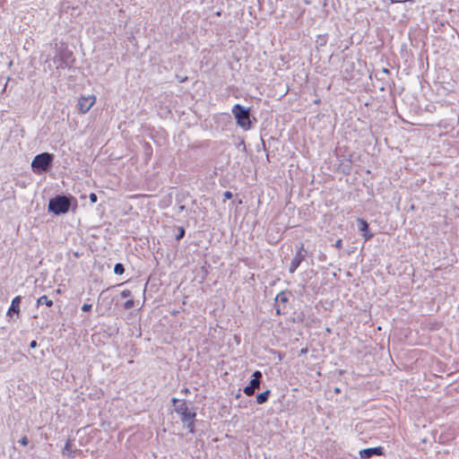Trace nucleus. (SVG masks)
Returning a JSON list of instances; mask_svg holds the SVG:
<instances>
[{
    "instance_id": "1",
    "label": "nucleus",
    "mask_w": 459,
    "mask_h": 459,
    "mask_svg": "<svg viewBox=\"0 0 459 459\" xmlns=\"http://www.w3.org/2000/svg\"><path fill=\"white\" fill-rule=\"evenodd\" d=\"M54 156L48 152H43L34 157L31 167L35 173L47 171L49 169L53 161Z\"/></svg>"
},
{
    "instance_id": "2",
    "label": "nucleus",
    "mask_w": 459,
    "mask_h": 459,
    "mask_svg": "<svg viewBox=\"0 0 459 459\" xmlns=\"http://www.w3.org/2000/svg\"><path fill=\"white\" fill-rule=\"evenodd\" d=\"M232 113L237 119V124L242 128L247 130L251 126L250 121V114L247 109H246L240 104H236L232 108Z\"/></svg>"
},
{
    "instance_id": "3",
    "label": "nucleus",
    "mask_w": 459,
    "mask_h": 459,
    "mask_svg": "<svg viewBox=\"0 0 459 459\" xmlns=\"http://www.w3.org/2000/svg\"><path fill=\"white\" fill-rule=\"evenodd\" d=\"M70 200L64 195H57L52 198L48 204V209L55 214L65 213L69 211Z\"/></svg>"
},
{
    "instance_id": "4",
    "label": "nucleus",
    "mask_w": 459,
    "mask_h": 459,
    "mask_svg": "<svg viewBox=\"0 0 459 459\" xmlns=\"http://www.w3.org/2000/svg\"><path fill=\"white\" fill-rule=\"evenodd\" d=\"M176 412L180 415L181 420L184 422H189L188 427L192 432L194 429V420L196 416L195 412L187 407L186 401H181L180 403L175 409Z\"/></svg>"
},
{
    "instance_id": "5",
    "label": "nucleus",
    "mask_w": 459,
    "mask_h": 459,
    "mask_svg": "<svg viewBox=\"0 0 459 459\" xmlns=\"http://www.w3.org/2000/svg\"><path fill=\"white\" fill-rule=\"evenodd\" d=\"M96 103V96H82L78 100V109L81 114H86Z\"/></svg>"
},
{
    "instance_id": "6",
    "label": "nucleus",
    "mask_w": 459,
    "mask_h": 459,
    "mask_svg": "<svg viewBox=\"0 0 459 459\" xmlns=\"http://www.w3.org/2000/svg\"><path fill=\"white\" fill-rule=\"evenodd\" d=\"M262 378V373L259 370H256L253 374V379L250 381L249 385H247L243 392L246 395L251 396L255 394V389L260 387Z\"/></svg>"
},
{
    "instance_id": "7",
    "label": "nucleus",
    "mask_w": 459,
    "mask_h": 459,
    "mask_svg": "<svg viewBox=\"0 0 459 459\" xmlns=\"http://www.w3.org/2000/svg\"><path fill=\"white\" fill-rule=\"evenodd\" d=\"M360 458L368 459L373 455H384V447L383 446H376L370 448H365L359 452Z\"/></svg>"
},
{
    "instance_id": "8",
    "label": "nucleus",
    "mask_w": 459,
    "mask_h": 459,
    "mask_svg": "<svg viewBox=\"0 0 459 459\" xmlns=\"http://www.w3.org/2000/svg\"><path fill=\"white\" fill-rule=\"evenodd\" d=\"M359 230L362 232V236L366 241L373 238V234L370 232L368 222L361 218L357 219Z\"/></svg>"
},
{
    "instance_id": "9",
    "label": "nucleus",
    "mask_w": 459,
    "mask_h": 459,
    "mask_svg": "<svg viewBox=\"0 0 459 459\" xmlns=\"http://www.w3.org/2000/svg\"><path fill=\"white\" fill-rule=\"evenodd\" d=\"M303 259L304 255L301 254V251L297 252L295 257L291 260L290 264L289 271L290 273H293L297 270Z\"/></svg>"
},
{
    "instance_id": "10",
    "label": "nucleus",
    "mask_w": 459,
    "mask_h": 459,
    "mask_svg": "<svg viewBox=\"0 0 459 459\" xmlns=\"http://www.w3.org/2000/svg\"><path fill=\"white\" fill-rule=\"evenodd\" d=\"M20 303H21V297L16 296L13 299L11 307H9L7 311V316H11L13 313L19 314L20 313Z\"/></svg>"
},
{
    "instance_id": "11",
    "label": "nucleus",
    "mask_w": 459,
    "mask_h": 459,
    "mask_svg": "<svg viewBox=\"0 0 459 459\" xmlns=\"http://www.w3.org/2000/svg\"><path fill=\"white\" fill-rule=\"evenodd\" d=\"M270 394H271L270 390H266L264 392L260 393L256 396V403L258 404H263V403H266L268 401Z\"/></svg>"
},
{
    "instance_id": "12",
    "label": "nucleus",
    "mask_w": 459,
    "mask_h": 459,
    "mask_svg": "<svg viewBox=\"0 0 459 459\" xmlns=\"http://www.w3.org/2000/svg\"><path fill=\"white\" fill-rule=\"evenodd\" d=\"M40 305H46L47 307H51L53 306V301L49 299L48 296L43 295L37 299V306Z\"/></svg>"
},
{
    "instance_id": "13",
    "label": "nucleus",
    "mask_w": 459,
    "mask_h": 459,
    "mask_svg": "<svg viewBox=\"0 0 459 459\" xmlns=\"http://www.w3.org/2000/svg\"><path fill=\"white\" fill-rule=\"evenodd\" d=\"M114 273L116 274L121 275L125 273V267L122 264H116L114 267Z\"/></svg>"
},
{
    "instance_id": "14",
    "label": "nucleus",
    "mask_w": 459,
    "mask_h": 459,
    "mask_svg": "<svg viewBox=\"0 0 459 459\" xmlns=\"http://www.w3.org/2000/svg\"><path fill=\"white\" fill-rule=\"evenodd\" d=\"M134 306V301L133 299H128L124 304L125 309H130Z\"/></svg>"
},
{
    "instance_id": "15",
    "label": "nucleus",
    "mask_w": 459,
    "mask_h": 459,
    "mask_svg": "<svg viewBox=\"0 0 459 459\" xmlns=\"http://www.w3.org/2000/svg\"><path fill=\"white\" fill-rule=\"evenodd\" d=\"M185 236V230L183 227L178 228V234L177 235L176 238L178 240L181 239Z\"/></svg>"
},
{
    "instance_id": "16",
    "label": "nucleus",
    "mask_w": 459,
    "mask_h": 459,
    "mask_svg": "<svg viewBox=\"0 0 459 459\" xmlns=\"http://www.w3.org/2000/svg\"><path fill=\"white\" fill-rule=\"evenodd\" d=\"M91 307H92V306H91V304H86V303H85V304H83V305H82V310L83 312H89V311H91Z\"/></svg>"
},
{
    "instance_id": "17",
    "label": "nucleus",
    "mask_w": 459,
    "mask_h": 459,
    "mask_svg": "<svg viewBox=\"0 0 459 459\" xmlns=\"http://www.w3.org/2000/svg\"><path fill=\"white\" fill-rule=\"evenodd\" d=\"M19 442H20V444H21L22 446H27V445H28L29 440H28V437L24 436V437H22L19 440Z\"/></svg>"
},
{
    "instance_id": "18",
    "label": "nucleus",
    "mask_w": 459,
    "mask_h": 459,
    "mask_svg": "<svg viewBox=\"0 0 459 459\" xmlns=\"http://www.w3.org/2000/svg\"><path fill=\"white\" fill-rule=\"evenodd\" d=\"M121 296L123 298H128L131 296V290H124L122 292H121Z\"/></svg>"
},
{
    "instance_id": "19",
    "label": "nucleus",
    "mask_w": 459,
    "mask_h": 459,
    "mask_svg": "<svg viewBox=\"0 0 459 459\" xmlns=\"http://www.w3.org/2000/svg\"><path fill=\"white\" fill-rule=\"evenodd\" d=\"M90 201L94 204L97 202V195L95 193H91L89 195Z\"/></svg>"
},
{
    "instance_id": "20",
    "label": "nucleus",
    "mask_w": 459,
    "mask_h": 459,
    "mask_svg": "<svg viewBox=\"0 0 459 459\" xmlns=\"http://www.w3.org/2000/svg\"><path fill=\"white\" fill-rule=\"evenodd\" d=\"M334 247L337 248V249H342V240L341 238H339L338 240H336L335 244H334Z\"/></svg>"
},
{
    "instance_id": "21",
    "label": "nucleus",
    "mask_w": 459,
    "mask_h": 459,
    "mask_svg": "<svg viewBox=\"0 0 459 459\" xmlns=\"http://www.w3.org/2000/svg\"><path fill=\"white\" fill-rule=\"evenodd\" d=\"M223 196L225 197V199L229 200L232 198L233 195L230 191H226L224 192Z\"/></svg>"
},
{
    "instance_id": "22",
    "label": "nucleus",
    "mask_w": 459,
    "mask_h": 459,
    "mask_svg": "<svg viewBox=\"0 0 459 459\" xmlns=\"http://www.w3.org/2000/svg\"><path fill=\"white\" fill-rule=\"evenodd\" d=\"M277 298H280L281 301L285 302L287 301V298L284 296V293L283 292H281Z\"/></svg>"
},
{
    "instance_id": "23",
    "label": "nucleus",
    "mask_w": 459,
    "mask_h": 459,
    "mask_svg": "<svg viewBox=\"0 0 459 459\" xmlns=\"http://www.w3.org/2000/svg\"><path fill=\"white\" fill-rule=\"evenodd\" d=\"M148 196L147 195H133L130 196V198H137V197H146Z\"/></svg>"
},
{
    "instance_id": "24",
    "label": "nucleus",
    "mask_w": 459,
    "mask_h": 459,
    "mask_svg": "<svg viewBox=\"0 0 459 459\" xmlns=\"http://www.w3.org/2000/svg\"><path fill=\"white\" fill-rule=\"evenodd\" d=\"M36 346H37V342H36V341H32V342H30V348H32V349H33V348H36Z\"/></svg>"
},
{
    "instance_id": "25",
    "label": "nucleus",
    "mask_w": 459,
    "mask_h": 459,
    "mask_svg": "<svg viewBox=\"0 0 459 459\" xmlns=\"http://www.w3.org/2000/svg\"><path fill=\"white\" fill-rule=\"evenodd\" d=\"M182 393H183L184 394L187 395V394L190 393V391H189V389H188L187 387H185V388L182 390Z\"/></svg>"
},
{
    "instance_id": "26",
    "label": "nucleus",
    "mask_w": 459,
    "mask_h": 459,
    "mask_svg": "<svg viewBox=\"0 0 459 459\" xmlns=\"http://www.w3.org/2000/svg\"><path fill=\"white\" fill-rule=\"evenodd\" d=\"M299 353H300V354H306V353H307V348H303V349H301V350H300V351H299Z\"/></svg>"
},
{
    "instance_id": "27",
    "label": "nucleus",
    "mask_w": 459,
    "mask_h": 459,
    "mask_svg": "<svg viewBox=\"0 0 459 459\" xmlns=\"http://www.w3.org/2000/svg\"><path fill=\"white\" fill-rule=\"evenodd\" d=\"M171 402H172V403H173V404H176V403H178L179 401H178V399H177V398H172Z\"/></svg>"
},
{
    "instance_id": "28",
    "label": "nucleus",
    "mask_w": 459,
    "mask_h": 459,
    "mask_svg": "<svg viewBox=\"0 0 459 459\" xmlns=\"http://www.w3.org/2000/svg\"><path fill=\"white\" fill-rule=\"evenodd\" d=\"M56 294H61V293H62V290H61V289H56Z\"/></svg>"
},
{
    "instance_id": "29",
    "label": "nucleus",
    "mask_w": 459,
    "mask_h": 459,
    "mask_svg": "<svg viewBox=\"0 0 459 459\" xmlns=\"http://www.w3.org/2000/svg\"><path fill=\"white\" fill-rule=\"evenodd\" d=\"M315 103H316V104H319V103H320V100H315Z\"/></svg>"
},
{
    "instance_id": "30",
    "label": "nucleus",
    "mask_w": 459,
    "mask_h": 459,
    "mask_svg": "<svg viewBox=\"0 0 459 459\" xmlns=\"http://www.w3.org/2000/svg\"><path fill=\"white\" fill-rule=\"evenodd\" d=\"M68 445H69V444H68V442H67V443L65 444V448H66V449H69Z\"/></svg>"
},
{
    "instance_id": "31",
    "label": "nucleus",
    "mask_w": 459,
    "mask_h": 459,
    "mask_svg": "<svg viewBox=\"0 0 459 459\" xmlns=\"http://www.w3.org/2000/svg\"><path fill=\"white\" fill-rule=\"evenodd\" d=\"M68 445H69V444H68V442H67V443L65 444V448H66V449H69Z\"/></svg>"
}]
</instances>
